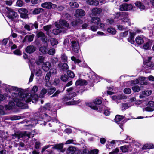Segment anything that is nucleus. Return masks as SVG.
Wrapping results in <instances>:
<instances>
[{"label": "nucleus", "instance_id": "f257e3e1", "mask_svg": "<svg viewBox=\"0 0 154 154\" xmlns=\"http://www.w3.org/2000/svg\"><path fill=\"white\" fill-rule=\"evenodd\" d=\"M18 94L17 93H12L11 96H9L8 100L9 101L8 105H6L5 108L6 110H10L13 109L16 104L18 106L21 107L22 109H26L27 104L25 103L26 100H22L17 98Z\"/></svg>", "mask_w": 154, "mask_h": 154}, {"label": "nucleus", "instance_id": "f03ea898", "mask_svg": "<svg viewBox=\"0 0 154 154\" xmlns=\"http://www.w3.org/2000/svg\"><path fill=\"white\" fill-rule=\"evenodd\" d=\"M12 91L18 92L17 98L19 99H22V100H26V103L32 102L34 103V101H38V95L36 94L32 95L30 93L25 94L24 90L17 87L12 86Z\"/></svg>", "mask_w": 154, "mask_h": 154}, {"label": "nucleus", "instance_id": "7ed1b4c3", "mask_svg": "<svg viewBox=\"0 0 154 154\" xmlns=\"http://www.w3.org/2000/svg\"><path fill=\"white\" fill-rule=\"evenodd\" d=\"M42 112L41 113L38 112L35 113V116H36V115H37V118H35L36 119L38 120H41L40 119H41L44 121L45 125H46V122H47L51 121L54 122H56L57 123V122L58 120H57V117L56 113H54V117H51L46 114L42 113Z\"/></svg>", "mask_w": 154, "mask_h": 154}, {"label": "nucleus", "instance_id": "20e7f679", "mask_svg": "<svg viewBox=\"0 0 154 154\" xmlns=\"http://www.w3.org/2000/svg\"><path fill=\"white\" fill-rule=\"evenodd\" d=\"M6 9L7 10L6 14L7 17L12 21L16 22L18 18L17 13L8 7H7Z\"/></svg>", "mask_w": 154, "mask_h": 154}, {"label": "nucleus", "instance_id": "39448f33", "mask_svg": "<svg viewBox=\"0 0 154 154\" xmlns=\"http://www.w3.org/2000/svg\"><path fill=\"white\" fill-rule=\"evenodd\" d=\"M102 101L100 98H97L93 100L92 102H90L87 103L88 106L90 107L92 109L98 110L101 107L99 106L101 104Z\"/></svg>", "mask_w": 154, "mask_h": 154}, {"label": "nucleus", "instance_id": "423d86ee", "mask_svg": "<svg viewBox=\"0 0 154 154\" xmlns=\"http://www.w3.org/2000/svg\"><path fill=\"white\" fill-rule=\"evenodd\" d=\"M84 92V90H80L77 91L75 92L72 93H70L67 94L64 98L63 100L65 101H67L69 100L72 99L74 97L76 96L77 95V93L82 95V93Z\"/></svg>", "mask_w": 154, "mask_h": 154}, {"label": "nucleus", "instance_id": "0eeeda50", "mask_svg": "<svg viewBox=\"0 0 154 154\" xmlns=\"http://www.w3.org/2000/svg\"><path fill=\"white\" fill-rule=\"evenodd\" d=\"M71 46L72 50L75 53H78L80 50L79 43L76 40H70Z\"/></svg>", "mask_w": 154, "mask_h": 154}, {"label": "nucleus", "instance_id": "6e6552de", "mask_svg": "<svg viewBox=\"0 0 154 154\" xmlns=\"http://www.w3.org/2000/svg\"><path fill=\"white\" fill-rule=\"evenodd\" d=\"M119 16V17L121 18V20L122 21L124 22L128 23V25L129 26H130L131 23L130 22H128L129 19H128V15L126 14V12H122V13H118L117 14Z\"/></svg>", "mask_w": 154, "mask_h": 154}, {"label": "nucleus", "instance_id": "1a4fd4ad", "mask_svg": "<svg viewBox=\"0 0 154 154\" xmlns=\"http://www.w3.org/2000/svg\"><path fill=\"white\" fill-rule=\"evenodd\" d=\"M59 23V24H55L56 27L61 29H62L63 26H64L67 29L71 28L70 25H69L67 22L65 20H60Z\"/></svg>", "mask_w": 154, "mask_h": 154}, {"label": "nucleus", "instance_id": "9d476101", "mask_svg": "<svg viewBox=\"0 0 154 154\" xmlns=\"http://www.w3.org/2000/svg\"><path fill=\"white\" fill-rule=\"evenodd\" d=\"M41 6L43 8L50 9H54L57 7V5L55 4H53L52 2H46L41 4Z\"/></svg>", "mask_w": 154, "mask_h": 154}, {"label": "nucleus", "instance_id": "9b49d317", "mask_svg": "<svg viewBox=\"0 0 154 154\" xmlns=\"http://www.w3.org/2000/svg\"><path fill=\"white\" fill-rule=\"evenodd\" d=\"M38 23L37 21H35L34 24L29 23L28 24H26L24 26V28L28 31H30L33 29L34 27L35 29L38 28Z\"/></svg>", "mask_w": 154, "mask_h": 154}, {"label": "nucleus", "instance_id": "f8f14e48", "mask_svg": "<svg viewBox=\"0 0 154 154\" xmlns=\"http://www.w3.org/2000/svg\"><path fill=\"white\" fill-rule=\"evenodd\" d=\"M19 12L20 14V16L21 18L24 19H29L28 13V11L27 9L21 8L19 10Z\"/></svg>", "mask_w": 154, "mask_h": 154}, {"label": "nucleus", "instance_id": "ddd939ff", "mask_svg": "<svg viewBox=\"0 0 154 154\" xmlns=\"http://www.w3.org/2000/svg\"><path fill=\"white\" fill-rule=\"evenodd\" d=\"M91 22L94 23L95 25H97V26H100V27L102 29L104 27V25L100 23V19L99 18L93 17L91 20Z\"/></svg>", "mask_w": 154, "mask_h": 154}, {"label": "nucleus", "instance_id": "4468645a", "mask_svg": "<svg viewBox=\"0 0 154 154\" xmlns=\"http://www.w3.org/2000/svg\"><path fill=\"white\" fill-rule=\"evenodd\" d=\"M132 8L133 6L131 4H123L120 6L119 9L121 11H124L130 10Z\"/></svg>", "mask_w": 154, "mask_h": 154}, {"label": "nucleus", "instance_id": "2eb2a0df", "mask_svg": "<svg viewBox=\"0 0 154 154\" xmlns=\"http://www.w3.org/2000/svg\"><path fill=\"white\" fill-rule=\"evenodd\" d=\"M153 42L152 40L148 39L143 45V48L145 50H149L151 49Z\"/></svg>", "mask_w": 154, "mask_h": 154}, {"label": "nucleus", "instance_id": "dca6fc26", "mask_svg": "<svg viewBox=\"0 0 154 154\" xmlns=\"http://www.w3.org/2000/svg\"><path fill=\"white\" fill-rule=\"evenodd\" d=\"M146 110L147 111L152 112L154 110V102L150 101L147 104Z\"/></svg>", "mask_w": 154, "mask_h": 154}, {"label": "nucleus", "instance_id": "f3484780", "mask_svg": "<svg viewBox=\"0 0 154 154\" xmlns=\"http://www.w3.org/2000/svg\"><path fill=\"white\" fill-rule=\"evenodd\" d=\"M38 38H41V40L44 43H47V38L44 34L42 32H38L37 34Z\"/></svg>", "mask_w": 154, "mask_h": 154}, {"label": "nucleus", "instance_id": "a211bd4d", "mask_svg": "<svg viewBox=\"0 0 154 154\" xmlns=\"http://www.w3.org/2000/svg\"><path fill=\"white\" fill-rule=\"evenodd\" d=\"M98 111L100 112H103L106 116H109L110 114L109 111L106 109V107L104 106H101V108L98 110Z\"/></svg>", "mask_w": 154, "mask_h": 154}, {"label": "nucleus", "instance_id": "6ab92c4d", "mask_svg": "<svg viewBox=\"0 0 154 154\" xmlns=\"http://www.w3.org/2000/svg\"><path fill=\"white\" fill-rule=\"evenodd\" d=\"M51 66V64L50 63L46 62L44 63L42 65V69L45 72L48 71Z\"/></svg>", "mask_w": 154, "mask_h": 154}, {"label": "nucleus", "instance_id": "aec40b11", "mask_svg": "<svg viewBox=\"0 0 154 154\" xmlns=\"http://www.w3.org/2000/svg\"><path fill=\"white\" fill-rule=\"evenodd\" d=\"M34 35L33 34L26 35L23 41V43L31 42L33 41Z\"/></svg>", "mask_w": 154, "mask_h": 154}, {"label": "nucleus", "instance_id": "412c9836", "mask_svg": "<svg viewBox=\"0 0 154 154\" xmlns=\"http://www.w3.org/2000/svg\"><path fill=\"white\" fill-rule=\"evenodd\" d=\"M87 84V82L85 80L82 79H79L76 81L75 83V85L76 86L80 85H85Z\"/></svg>", "mask_w": 154, "mask_h": 154}, {"label": "nucleus", "instance_id": "4be33fe9", "mask_svg": "<svg viewBox=\"0 0 154 154\" xmlns=\"http://www.w3.org/2000/svg\"><path fill=\"white\" fill-rule=\"evenodd\" d=\"M36 50V48L32 45L28 46L26 49V51L28 53L31 54L34 52Z\"/></svg>", "mask_w": 154, "mask_h": 154}, {"label": "nucleus", "instance_id": "5701e85b", "mask_svg": "<svg viewBox=\"0 0 154 154\" xmlns=\"http://www.w3.org/2000/svg\"><path fill=\"white\" fill-rule=\"evenodd\" d=\"M12 86L7 85L5 84H2V88L7 92H11L12 91Z\"/></svg>", "mask_w": 154, "mask_h": 154}, {"label": "nucleus", "instance_id": "b1692460", "mask_svg": "<svg viewBox=\"0 0 154 154\" xmlns=\"http://www.w3.org/2000/svg\"><path fill=\"white\" fill-rule=\"evenodd\" d=\"M145 37L143 35L137 37L135 39L136 43L139 45H141L144 42V39Z\"/></svg>", "mask_w": 154, "mask_h": 154}, {"label": "nucleus", "instance_id": "393cba45", "mask_svg": "<svg viewBox=\"0 0 154 154\" xmlns=\"http://www.w3.org/2000/svg\"><path fill=\"white\" fill-rule=\"evenodd\" d=\"M135 34L134 32H130V37L128 38V41L132 44H134V36Z\"/></svg>", "mask_w": 154, "mask_h": 154}, {"label": "nucleus", "instance_id": "a878e982", "mask_svg": "<svg viewBox=\"0 0 154 154\" xmlns=\"http://www.w3.org/2000/svg\"><path fill=\"white\" fill-rule=\"evenodd\" d=\"M31 134V133L28 131H24L21 134V137L23 138H26V139H29V138L32 137Z\"/></svg>", "mask_w": 154, "mask_h": 154}, {"label": "nucleus", "instance_id": "bb28decb", "mask_svg": "<svg viewBox=\"0 0 154 154\" xmlns=\"http://www.w3.org/2000/svg\"><path fill=\"white\" fill-rule=\"evenodd\" d=\"M89 77L94 82H95L96 79H100V76L97 75L94 72H92L91 75L89 76Z\"/></svg>", "mask_w": 154, "mask_h": 154}, {"label": "nucleus", "instance_id": "cd10ccee", "mask_svg": "<svg viewBox=\"0 0 154 154\" xmlns=\"http://www.w3.org/2000/svg\"><path fill=\"white\" fill-rule=\"evenodd\" d=\"M143 67L145 68H148L149 67H152L153 66V64L150 61H146L144 62Z\"/></svg>", "mask_w": 154, "mask_h": 154}, {"label": "nucleus", "instance_id": "c85d7f7f", "mask_svg": "<svg viewBox=\"0 0 154 154\" xmlns=\"http://www.w3.org/2000/svg\"><path fill=\"white\" fill-rule=\"evenodd\" d=\"M135 5L139 8L141 10H144L145 9V7L144 5L139 1H136L135 3Z\"/></svg>", "mask_w": 154, "mask_h": 154}, {"label": "nucleus", "instance_id": "c756f323", "mask_svg": "<svg viewBox=\"0 0 154 154\" xmlns=\"http://www.w3.org/2000/svg\"><path fill=\"white\" fill-rule=\"evenodd\" d=\"M58 66L61 68L63 71L67 70L68 69V66L67 64L66 63H64L63 64L61 63H60L58 64Z\"/></svg>", "mask_w": 154, "mask_h": 154}, {"label": "nucleus", "instance_id": "7c9ffc66", "mask_svg": "<svg viewBox=\"0 0 154 154\" xmlns=\"http://www.w3.org/2000/svg\"><path fill=\"white\" fill-rule=\"evenodd\" d=\"M102 11L101 9L100 8H93L92 10V12L94 15L100 14Z\"/></svg>", "mask_w": 154, "mask_h": 154}, {"label": "nucleus", "instance_id": "2f4dec72", "mask_svg": "<svg viewBox=\"0 0 154 154\" xmlns=\"http://www.w3.org/2000/svg\"><path fill=\"white\" fill-rule=\"evenodd\" d=\"M87 2L90 5L97 6L99 4V2L97 0H87Z\"/></svg>", "mask_w": 154, "mask_h": 154}, {"label": "nucleus", "instance_id": "473e14b6", "mask_svg": "<svg viewBox=\"0 0 154 154\" xmlns=\"http://www.w3.org/2000/svg\"><path fill=\"white\" fill-rule=\"evenodd\" d=\"M44 11V10L41 8L35 9L32 11V14L34 15L38 14Z\"/></svg>", "mask_w": 154, "mask_h": 154}, {"label": "nucleus", "instance_id": "72a5a7b5", "mask_svg": "<svg viewBox=\"0 0 154 154\" xmlns=\"http://www.w3.org/2000/svg\"><path fill=\"white\" fill-rule=\"evenodd\" d=\"M77 14L78 15L79 17H82L85 15V13L82 9H78L76 11Z\"/></svg>", "mask_w": 154, "mask_h": 154}, {"label": "nucleus", "instance_id": "f704fd0d", "mask_svg": "<svg viewBox=\"0 0 154 154\" xmlns=\"http://www.w3.org/2000/svg\"><path fill=\"white\" fill-rule=\"evenodd\" d=\"M124 116H123L117 115L115 116V120L116 122L117 123H120V122H121V121L124 118Z\"/></svg>", "mask_w": 154, "mask_h": 154}, {"label": "nucleus", "instance_id": "c9c22d12", "mask_svg": "<svg viewBox=\"0 0 154 154\" xmlns=\"http://www.w3.org/2000/svg\"><path fill=\"white\" fill-rule=\"evenodd\" d=\"M154 148V145L152 144H146L142 147L143 149H147Z\"/></svg>", "mask_w": 154, "mask_h": 154}, {"label": "nucleus", "instance_id": "e433bc0d", "mask_svg": "<svg viewBox=\"0 0 154 154\" xmlns=\"http://www.w3.org/2000/svg\"><path fill=\"white\" fill-rule=\"evenodd\" d=\"M46 46H42L40 47L39 51L42 53H46L47 52L48 48L47 45H46Z\"/></svg>", "mask_w": 154, "mask_h": 154}, {"label": "nucleus", "instance_id": "4c0bfd02", "mask_svg": "<svg viewBox=\"0 0 154 154\" xmlns=\"http://www.w3.org/2000/svg\"><path fill=\"white\" fill-rule=\"evenodd\" d=\"M75 151V149L74 147H70L68 148L67 151L68 154H74Z\"/></svg>", "mask_w": 154, "mask_h": 154}, {"label": "nucleus", "instance_id": "58836bf2", "mask_svg": "<svg viewBox=\"0 0 154 154\" xmlns=\"http://www.w3.org/2000/svg\"><path fill=\"white\" fill-rule=\"evenodd\" d=\"M44 60V57L43 56H39L38 57L37 60H36V63L38 65H39L40 63H42Z\"/></svg>", "mask_w": 154, "mask_h": 154}, {"label": "nucleus", "instance_id": "ea45409f", "mask_svg": "<svg viewBox=\"0 0 154 154\" xmlns=\"http://www.w3.org/2000/svg\"><path fill=\"white\" fill-rule=\"evenodd\" d=\"M63 144L61 143L60 144L54 145L53 148L61 150L63 147Z\"/></svg>", "mask_w": 154, "mask_h": 154}, {"label": "nucleus", "instance_id": "a19ab883", "mask_svg": "<svg viewBox=\"0 0 154 154\" xmlns=\"http://www.w3.org/2000/svg\"><path fill=\"white\" fill-rule=\"evenodd\" d=\"M107 31L109 33L112 35H115L116 32L115 29L112 28H108L107 29Z\"/></svg>", "mask_w": 154, "mask_h": 154}, {"label": "nucleus", "instance_id": "79ce46f5", "mask_svg": "<svg viewBox=\"0 0 154 154\" xmlns=\"http://www.w3.org/2000/svg\"><path fill=\"white\" fill-rule=\"evenodd\" d=\"M73 101H69L67 103V104L69 105H77L79 104L81 101L79 99L78 100H74V99H73Z\"/></svg>", "mask_w": 154, "mask_h": 154}, {"label": "nucleus", "instance_id": "37998d69", "mask_svg": "<svg viewBox=\"0 0 154 154\" xmlns=\"http://www.w3.org/2000/svg\"><path fill=\"white\" fill-rule=\"evenodd\" d=\"M8 94L6 93L3 94H0V102L4 100L5 99L8 97Z\"/></svg>", "mask_w": 154, "mask_h": 154}, {"label": "nucleus", "instance_id": "c03bdc74", "mask_svg": "<svg viewBox=\"0 0 154 154\" xmlns=\"http://www.w3.org/2000/svg\"><path fill=\"white\" fill-rule=\"evenodd\" d=\"M69 5L72 8H78L79 6L78 4L75 2H71L69 3Z\"/></svg>", "mask_w": 154, "mask_h": 154}, {"label": "nucleus", "instance_id": "a18cd8bd", "mask_svg": "<svg viewBox=\"0 0 154 154\" xmlns=\"http://www.w3.org/2000/svg\"><path fill=\"white\" fill-rule=\"evenodd\" d=\"M67 75L71 78H73L75 77V75L73 71L70 70H68L67 72Z\"/></svg>", "mask_w": 154, "mask_h": 154}, {"label": "nucleus", "instance_id": "49530a36", "mask_svg": "<svg viewBox=\"0 0 154 154\" xmlns=\"http://www.w3.org/2000/svg\"><path fill=\"white\" fill-rule=\"evenodd\" d=\"M130 106L127 103H122V105L121 109L122 111H124L128 108Z\"/></svg>", "mask_w": 154, "mask_h": 154}, {"label": "nucleus", "instance_id": "de8ad7c7", "mask_svg": "<svg viewBox=\"0 0 154 154\" xmlns=\"http://www.w3.org/2000/svg\"><path fill=\"white\" fill-rule=\"evenodd\" d=\"M56 91V88L54 87H51L48 89V93L49 95L53 94Z\"/></svg>", "mask_w": 154, "mask_h": 154}, {"label": "nucleus", "instance_id": "09e8293b", "mask_svg": "<svg viewBox=\"0 0 154 154\" xmlns=\"http://www.w3.org/2000/svg\"><path fill=\"white\" fill-rule=\"evenodd\" d=\"M47 91L46 89L43 88L41 91L39 97L42 98L44 97V95L47 93Z\"/></svg>", "mask_w": 154, "mask_h": 154}, {"label": "nucleus", "instance_id": "8fccbe9b", "mask_svg": "<svg viewBox=\"0 0 154 154\" xmlns=\"http://www.w3.org/2000/svg\"><path fill=\"white\" fill-rule=\"evenodd\" d=\"M61 32V30L60 29H55L53 30L52 33L55 35H58Z\"/></svg>", "mask_w": 154, "mask_h": 154}, {"label": "nucleus", "instance_id": "3c124183", "mask_svg": "<svg viewBox=\"0 0 154 154\" xmlns=\"http://www.w3.org/2000/svg\"><path fill=\"white\" fill-rule=\"evenodd\" d=\"M79 23V21H73L71 22L70 25H71V26L75 27L78 26Z\"/></svg>", "mask_w": 154, "mask_h": 154}, {"label": "nucleus", "instance_id": "603ef678", "mask_svg": "<svg viewBox=\"0 0 154 154\" xmlns=\"http://www.w3.org/2000/svg\"><path fill=\"white\" fill-rule=\"evenodd\" d=\"M51 45L52 46H54L58 44V41L55 38H51L50 39Z\"/></svg>", "mask_w": 154, "mask_h": 154}, {"label": "nucleus", "instance_id": "864d4df0", "mask_svg": "<svg viewBox=\"0 0 154 154\" xmlns=\"http://www.w3.org/2000/svg\"><path fill=\"white\" fill-rule=\"evenodd\" d=\"M8 42V39L5 38L3 39L2 40H0V44L1 46H5Z\"/></svg>", "mask_w": 154, "mask_h": 154}, {"label": "nucleus", "instance_id": "5fc2aeb1", "mask_svg": "<svg viewBox=\"0 0 154 154\" xmlns=\"http://www.w3.org/2000/svg\"><path fill=\"white\" fill-rule=\"evenodd\" d=\"M50 104L49 103H47L42 108L41 107V109L40 110L39 109V110H40V111L41 112L42 109H43V110L44 109L45 110H49L50 109Z\"/></svg>", "mask_w": 154, "mask_h": 154}, {"label": "nucleus", "instance_id": "6e6d98bb", "mask_svg": "<svg viewBox=\"0 0 154 154\" xmlns=\"http://www.w3.org/2000/svg\"><path fill=\"white\" fill-rule=\"evenodd\" d=\"M71 60L74 61L75 64H79L81 60L79 59H77L76 57L74 56H72L71 57Z\"/></svg>", "mask_w": 154, "mask_h": 154}, {"label": "nucleus", "instance_id": "4d7b16f0", "mask_svg": "<svg viewBox=\"0 0 154 154\" xmlns=\"http://www.w3.org/2000/svg\"><path fill=\"white\" fill-rule=\"evenodd\" d=\"M61 79L63 82H66L69 80V78L67 75L64 74L61 76Z\"/></svg>", "mask_w": 154, "mask_h": 154}, {"label": "nucleus", "instance_id": "13d9d810", "mask_svg": "<svg viewBox=\"0 0 154 154\" xmlns=\"http://www.w3.org/2000/svg\"><path fill=\"white\" fill-rule=\"evenodd\" d=\"M21 118L20 116L17 115H14L10 117V119L12 121L19 120Z\"/></svg>", "mask_w": 154, "mask_h": 154}, {"label": "nucleus", "instance_id": "bf43d9fd", "mask_svg": "<svg viewBox=\"0 0 154 154\" xmlns=\"http://www.w3.org/2000/svg\"><path fill=\"white\" fill-rule=\"evenodd\" d=\"M100 26H97V25H92L91 27V30L93 31H96L98 28H100Z\"/></svg>", "mask_w": 154, "mask_h": 154}, {"label": "nucleus", "instance_id": "052dcab7", "mask_svg": "<svg viewBox=\"0 0 154 154\" xmlns=\"http://www.w3.org/2000/svg\"><path fill=\"white\" fill-rule=\"evenodd\" d=\"M47 53L50 55H53L55 53V50L54 48H51L48 50Z\"/></svg>", "mask_w": 154, "mask_h": 154}, {"label": "nucleus", "instance_id": "680f3d73", "mask_svg": "<svg viewBox=\"0 0 154 154\" xmlns=\"http://www.w3.org/2000/svg\"><path fill=\"white\" fill-rule=\"evenodd\" d=\"M133 90L135 92H139L140 89L139 86L137 85H135L132 87Z\"/></svg>", "mask_w": 154, "mask_h": 154}, {"label": "nucleus", "instance_id": "e2e57ef3", "mask_svg": "<svg viewBox=\"0 0 154 154\" xmlns=\"http://www.w3.org/2000/svg\"><path fill=\"white\" fill-rule=\"evenodd\" d=\"M61 59L62 62L66 63L67 60V57L65 55L63 54L61 56Z\"/></svg>", "mask_w": 154, "mask_h": 154}, {"label": "nucleus", "instance_id": "0e129e2a", "mask_svg": "<svg viewBox=\"0 0 154 154\" xmlns=\"http://www.w3.org/2000/svg\"><path fill=\"white\" fill-rule=\"evenodd\" d=\"M120 149L123 152H126L128 151V149L126 146H122L120 147Z\"/></svg>", "mask_w": 154, "mask_h": 154}, {"label": "nucleus", "instance_id": "69168bd1", "mask_svg": "<svg viewBox=\"0 0 154 154\" xmlns=\"http://www.w3.org/2000/svg\"><path fill=\"white\" fill-rule=\"evenodd\" d=\"M51 76V75L49 74V73H48V72L47 73L45 79V80L46 82H47L49 81Z\"/></svg>", "mask_w": 154, "mask_h": 154}, {"label": "nucleus", "instance_id": "338daca9", "mask_svg": "<svg viewBox=\"0 0 154 154\" xmlns=\"http://www.w3.org/2000/svg\"><path fill=\"white\" fill-rule=\"evenodd\" d=\"M51 75L52 74H55L57 73L56 69L54 68H52L50 69V71L48 72Z\"/></svg>", "mask_w": 154, "mask_h": 154}, {"label": "nucleus", "instance_id": "774afa93", "mask_svg": "<svg viewBox=\"0 0 154 154\" xmlns=\"http://www.w3.org/2000/svg\"><path fill=\"white\" fill-rule=\"evenodd\" d=\"M23 5V2L21 0H18L16 2V5L19 7H22Z\"/></svg>", "mask_w": 154, "mask_h": 154}]
</instances>
